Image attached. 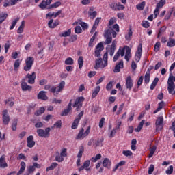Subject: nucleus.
Masks as SVG:
<instances>
[{
  "label": "nucleus",
  "mask_w": 175,
  "mask_h": 175,
  "mask_svg": "<svg viewBox=\"0 0 175 175\" xmlns=\"http://www.w3.org/2000/svg\"><path fill=\"white\" fill-rule=\"evenodd\" d=\"M65 88V81H62L57 86H52L51 90V93L53 95H58L59 92H62Z\"/></svg>",
  "instance_id": "obj_1"
},
{
  "label": "nucleus",
  "mask_w": 175,
  "mask_h": 175,
  "mask_svg": "<svg viewBox=\"0 0 175 175\" xmlns=\"http://www.w3.org/2000/svg\"><path fill=\"white\" fill-rule=\"evenodd\" d=\"M91 131V126H89L86 131L84 132V128H81L79 130L77 135L76 136V140H83L84 137H87L90 135V132Z\"/></svg>",
  "instance_id": "obj_2"
},
{
  "label": "nucleus",
  "mask_w": 175,
  "mask_h": 175,
  "mask_svg": "<svg viewBox=\"0 0 175 175\" xmlns=\"http://www.w3.org/2000/svg\"><path fill=\"white\" fill-rule=\"evenodd\" d=\"M33 62H35V58L32 57H27L25 59V65L23 67L25 72H29L32 69L33 66Z\"/></svg>",
  "instance_id": "obj_3"
},
{
  "label": "nucleus",
  "mask_w": 175,
  "mask_h": 175,
  "mask_svg": "<svg viewBox=\"0 0 175 175\" xmlns=\"http://www.w3.org/2000/svg\"><path fill=\"white\" fill-rule=\"evenodd\" d=\"M50 131H51V129L50 127H47L45 129V131L42 129H38L37 130V133L39 136V137H49L50 136Z\"/></svg>",
  "instance_id": "obj_4"
},
{
  "label": "nucleus",
  "mask_w": 175,
  "mask_h": 175,
  "mask_svg": "<svg viewBox=\"0 0 175 175\" xmlns=\"http://www.w3.org/2000/svg\"><path fill=\"white\" fill-rule=\"evenodd\" d=\"M98 58L95 60L94 68L99 69V68H101V69H103V68H106L107 66V60H105L103 63V59L100 57Z\"/></svg>",
  "instance_id": "obj_5"
},
{
  "label": "nucleus",
  "mask_w": 175,
  "mask_h": 175,
  "mask_svg": "<svg viewBox=\"0 0 175 175\" xmlns=\"http://www.w3.org/2000/svg\"><path fill=\"white\" fill-rule=\"evenodd\" d=\"M85 98L83 96H80L76 98L75 103L72 105V107H76V111H79L80 108L83 107V102H84Z\"/></svg>",
  "instance_id": "obj_6"
},
{
  "label": "nucleus",
  "mask_w": 175,
  "mask_h": 175,
  "mask_svg": "<svg viewBox=\"0 0 175 175\" xmlns=\"http://www.w3.org/2000/svg\"><path fill=\"white\" fill-rule=\"evenodd\" d=\"M105 50V46H103V42H99L96 46L94 51V56L97 58H100L102 57V55H100V53Z\"/></svg>",
  "instance_id": "obj_7"
},
{
  "label": "nucleus",
  "mask_w": 175,
  "mask_h": 175,
  "mask_svg": "<svg viewBox=\"0 0 175 175\" xmlns=\"http://www.w3.org/2000/svg\"><path fill=\"white\" fill-rule=\"evenodd\" d=\"M83 116H84V111H81L74 120V122L71 126L72 129H77V127L79 126V122H80V120H81Z\"/></svg>",
  "instance_id": "obj_8"
},
{
  "label": "nucleus",
  "mask_w": 175,
  "mask_h": 175,
  "mask_svg": "<svg viewBox=\"0 0 175 175\" xmlns=\"http://www.w3.org/2000/svg\"><path fill=\"white\" fill-rule=\"evenodd\" d=\"M156 125V131L157 132H159V131H162L163 129V117L159 116L156 120L155 122Z\"/></svg>",
  "instance_id": "obj_9"
},
{
  "label": "nucleus",
  "mask_w": 175,
  "mask_h": 175,
  "mask_svg": "<svg viewBox=\"0 0 175 175\" xmlns=\"http://www.w3.org/2000/svg\"><path fill=\"white\" fill-rule=\"evenodd\" d=\"M2 121L4 125H9V122H10V116L8 113V109H5L2 112Z\"/></svg>",
  "instance_id": "obj_10"
},
{
  "label": "nucleus",
  "mask_w": 175,
  "mask_h": 175,
  "mask_svg": "<svg viewBox=\"0 0 175 175\" xmlns=\"http://www.w3.org/2000/svg\"><path fill=\"white\" fill-rule=\"evenodd\" d=\"M143 52V45L139 44L137 47V50L135 56V60L136 62H139L142 58V53Z\"/></svg>",
  "instance_id": "obj_11"
},
{
  "label": "nucleus",
  "mask_w": 175,
  "mask_h": 175,
  "mask_svg": "<svg viewBox=\"0 0 175 175\" xmlns=\"http://www.w3.org/2000/svg\"><path fill=\"white\" fill-rule=\"evenodd\" d=\"M25 79H29L27 81L29 84H35V80L36 79V72H33L31 74L28 73L25 76Z\"/></svg>",
  "instance_id": "obj_12"
},
{
  "label": "nucleus",
  "mask_w": 175,
  "mask_h": 175,
  "mask_svg": "<svg viewBox=\"0 0 175 175\" xmlns=\"http://www.w3.org/2000/svg\"><path fill=\"white\" fill-rule=\"evenodd\" d=\"M90 165L91 161L90 160L85 161L83 163V165L78 169V172H81L82 170H84V169L86 170V172H91V168L90 167Z\"/></svg>",
  "instance_id": "obj_13"
},
{
  "label": "nucleus",
  "mask_w": 175,
  "mask_h": 175,
  "mask_svg": "<svg viewBox=\"0 0 175 175\" xmlns=\"http://www.w3.org/2000/svg\"><path fill=\"white\" fill-rule=\"evenodd\" d=\"M126 88L131 91L133 87V79H132V77L128 76L126 79Z\"/></svg>",
  "instance_id": "obj_14"
},
{
  "label": "nucleus",
  "mask_w": 175,
  "mask_h": 175,
  "mask_svg": "<svg viewBox=\"0 0 175 175\" xmlns=\"http://www.w3.org/2000/svg\"><path fill=\"white\" fill-rule=\"evenodd\" d=\"M72 110V100H70V103H68L67 108L64 109L61 113L60 116L64 117L65 116H68L70 111Z\"/></svg>",
  "instance_id": "obj_15"
},
{
  "label": "nucleus",
  "mask_w": 175,
  "mask_h": 175,
  "mask_svg": "<svg viewBox=\"0 0 175 175\" xmlns=\"http://www.w3.org/2000/svg\"><path fill=\"white\" fill-rule=\"evenodd\" d=\"M122 68H124V61L120 60V62L116 64L113 72L115 73H119V72H121V69H122Z\"/></svg>",
  "instance_id": "obj_16"
},
{
  "label": "nucleus",
  "mask_w": 175,
  "mask_h": 175,
  "mask_svg": "<svg viewBox=\"0 0 175 175\" xmlns=\"http://www.w3.org/2000/svg\"><path fill=\"white\" fill-rule=\"evenodd\" d=\"M27 147L29 148H32L36 144L35 141H33V135H30L27 138Z\"/></svg>",
  "instance_id": "obj_17"
},
{
  "label": "nucleus",
  "mask_w": 175,
  "mask_h": 175,
  "mask_svg": "<svg viewBox=\"0 0 175 175\" xmlns=\"http://www.w3.org/2000/svg\"><path fill=\"white\" fill-rule=\"evenodd\" d=\"M167 91L168 94H170L171 95H175V84L167 83Z\"/></svg>",
  "instance_id": "obj_18"
},
{
  "label": "nucleus",
  "mask_w": 175,
  "mask_h": 175,
  "mask_svg": "<svg viewBox=\"0 0 175 175\" xmlns=\"http://www.w3.org/2000/svg\"><path fill=\"white\" fill-rule=\"evenodd\" d=\"M125 49H126V54L124 56V59H126V61L129 62V59H131V57H132V54H131V48L128 46H125Z\"/></svg>",
  "instance_id": "obj_19"
},
{
  "label": "nucleus",
  "mask_w": 175,
  "mask_h": 175,
  "mask_svg": "<svg viewBox=\"0 0 175 175\" xmlns=\"http://www.w3.org/2000/svg\"><path fill=\"white\" fill-rule=\"evenodd\" d=\"M5 159V155H2L0 157V167L1 169H5V167H8V163H6V161Z\"/></svg>",
  "instance_id": "obj_20"
},
{
  "label": "nucleus",
  "mask_w": 175,
  "mask_h": 175,
  "mask_svg": "<svg viewBox=\"0 0 175 175\" xmlns=\"http://www.w3.org/2000/svg\"><path fill=\"white\" fill-rule=\"evenodd\" d=\"M37 98L38 99H41L42 100H47V99H49V97H47V95H46L45 91H40L38 93Z\"/></svg>",
  "instance_id": "obj_21"
},
{
  "label": "nucleus",
  "mask_w": 175,
  "mask_h": 175,
  "mask_svg": "<svg viewBox=\"0 0 175 175\" xmlns=\"http://www.w3.org/2000/svg\"><path fill=\"white\" fill-rule=\"evenodd\" d=\"M22 91H32V86L28 85L27 82L21 83Z\"/></svg>",
  "instance_id": "obj_22"
},
{
  "label": "nucleus",
  "mask_w": 175,
  "mask_h": 175,
  "mask_svg": "<svg viewBox=\"0 0 175 175\" xmlns=\"http://www.w3.org/2000/svg\"><path fill=\"white\" fill-rule=\"evenodd\" d=\"M103 165L104 167H107V169H110L111 167V161L109 158H105L103 161Z\"/></svg>",
  "instance_id": "obj_23"
},
{
  "label": "nucleus",
  "mask_w": 175,
  "mask_h": 175,
  "mask_svg": "<svg viewBox=\"0 0 175 175\" xmlns=\"http://www.w3.org/2000/svg\"><path fill=\"white\" fill-rule=\"evenodd\" d=\"M165 107V101H161L159 103L158 107L153 111V114H157L159 111H161V109Z\"/></svg>",
  "instance_id": "obj_24"
},
{
  "label": "nucleus",
  "mask_w": 175,
  "mask_h": 175,
  "mask_svg": "<svg viewBox=\"0 0 175 175\" xmlns=\"http://www.w3.org/2000/svg\"><path fill=\"white\" fill-rule=\"evenodd\" d=\"M57 25H59V22L57 21H55L54 22V20L51 19L48 23V26L49 28H55Z\"/></svg>",
  "instance_id": "obj_25"
},
{
  "label": "nucleus",
  "mask_w": 175,
  "mask_h": 175,
  "mask_svg": "<svg viewBox=\"0 0 175 175\" xmlns=\"http://www.w3.org/2000/svg\"><path fill=\"white\" fill-rule=\"evenodd\" d=\"M100 92V86L98 85L92 92V99H94V98H96V96H98V94H99Z\"/></svg>",
  "instance_id": "obj_26"
},
{
  "label": "nucleus",
  "mask_w": 175,
  "mask_h": 175,
  "mask_svg": "<svg viewBox=\"0 0 175 175\" xmlns=\"http://www.w3.org/2000/svg\"><path fill=\"white\" fill-rule=\"evenodd\" d=\"M25 167H26L25 162L21 161V168H20L19 171L17 172V175L23 174V173H24V172L25 170Z\"/></svg>",
  "instance_id": "obj_27"
},
{
  "label": "nucleus",
  "mask_w": 175,
  "mask_h": 175,
  "mask_svg": "<svg viewBox=\"0 0 175 175\" xmlns=\"http://www.w3.org/2000/svg\"><path fill=\"white\" fill-rule=\"evenodd\" d=\"M166 26H162L159 30V32L157 33V39H159V38H161V36H162L165 32L166 31Z\"/></svg>",
  "instance_id": "obj_28"
},
{
  "label": "nucleus",
  "mask_w": 175,
  "mask_h": 175,
  "mask_svg": "<svg viewBox=\"0 0 175 175\" xmlns=\"http://www.w3.org/2000/svg\"><path fill=\"white\" fill-rule=\"evenodd\" d=\"M13 100H14V98L11 97V98L5 100V105H8V106H10V107H13V106H14V102H13Z\"/></svg>",
  "instance_id": "obj_29"
},
{
  "label": "nucleus",
  "mask_w": 175,
  "mask_h": 175,
  "mask_svg": "<svg viewBox=\"0 0 175 175\" xmlns=\"http://www.w3.org/2000/svg\"><path fill=\"white\" fill-rule=\"evenodd\" d=\"M24 27H25V21H23L17 29V33H23L24 32Z\"/></svg>",
  "instance_id": "obj_30"
},
{
  "label": "nucleus",
  "mask_w": 175,
  "mask_h": 175,
  "mask_svg": "<svg viewBox=\"0 0 175 175\" xmlns=\"http://www.w3.org/2000/svg\"><path fill=\"white\" fill-rule=\"evenodd\" d=\"M71 33H72V29H68V31H65L61 33L60 36H62V38H68V36H70Z\"/></svg>",
  "instance_id": "obj_31"
},
{
  "label": "nucleus",
  "mask_w": 175,
  "mask_h": 175,
  "mask_svg": "<svg viewBox=\"0 0 175 175\" xmlns=\"http://www.w3.org/2000/svg\"><path fill=\"white\" fill-rule=\"evenodd\" d=\"M49 5H50L46 1H42L40 4H39V8H40V9H42V10H44V9H46L47 8V6H49Z\"/></svg>",
  "instance_id": "obj_32"
},
{
  "label": "nucleus",
  "mask_w": 175,
  "mask_h": 175,
  "mask_svg": "<svg viewBox=\"0 0 175 175\" xmlns=\"http://www.w3.org/2000/svg\"><path fill=\"white\" fill-rule=\"evenodd\" d=\"M58 166V163L56 162L52 163L49 167H47L46 172H50V170H54L55 167Z\"/></svg>",
  "instance_id": "obj_33"
},
{
  "label": "nucleus",
  "mask_w": 175,
  "mask_h": 175,
  "mask_svg": "<svg viewBox=\"0 0 175 175\" xmlns=\"http://www.w3.org/2000/svg\"><path fill=\"white\" fill-rule=\"evenodd\" d=\"M175 82V77L173 76V73L170 72V76L167 81V84H174Z\"/></svg>",
  "instance_id": "obj_34"
},
{
  "label": "nucleus",
  "mask_w": 175,
  "mask_h": 175,
  "mask_svg": "<svg viewBox=\"0 0 175 175\" xmlns=\"http://www.w3.org/2000/svg\"><path fill=\"white\" fill-rule=\"evenodd\" d=\"M167 47H174L175 46V39L170 38L169 41L167 43Z\"/></svg>",
  "instance_id": "obj_35"
},
{
  "label": "nucleus",
  "mask_w": 175,
  "mask_h": 175,
  "mask_svg": "<svg viewBox=\"0 0 175 175\" xmlns=\"http://www.w3.org/2000/svg\"><path fill=\"white\" fill-rule=\"evenodd\" d=\"M61 1H56L55 3L51 4L48 9H57L59 6H61Z\"/></svg>",
  "instance_id": "obj_36"
},
{
  "label": "nucleus",
  "mask_w": 175,
  "mask_h": 175,
  "mask_svg": "<svg viewBox=\"0 0 175 175\" xmlns=\"http://www.w3.org/2000/svg\"><path fill=\"white\" fill-rule=\"evenodd\" d=\"M21 62H20V59H16L15 62H14V70L15 72H17V70H18V68H20V64H21Z\"/></svg>",
  "instance_id": "obj_37"
},
{
  "label": "nucleus",
  "mask_w": 175,
  "mask_h": 175,
  "mask_svg": "<svg viewBox=\"0 0 175 175\" xmlns=\"http://www.w3.org/2000/svg\"><path fill=\"white\" fill-rule=\"evenodd\" d=\"M166 4V0H160L159 3H157L156 8L157 9H161V8H163Z\"/></svg>",
  "instance_id": "obj_38"
},
{
  "label": "nucleus",
  "mask_w": 175,
  "mask_h": 175,
  "mask_svg": "<svg viewBox=\"0 0 175 175\" xmlns=\"http://www.w3.org/2000/svg\"><path fill=\"white\" fill-rule=\"evenodd\" d=\"M46 111V109H44V107H40L38 110H37L35 112V116H42V114H43V113H44V111Z\"/></svg>",
  "instance_id": "obj_39"
},
{
  "label": "nucleus",
  "mask_w": 175,
  "mask_h": 175,
  "mask_svg": "<svg viewBox=\"0 0 175 175\" xmlns=\"http://www.w3.org/2000/svg\"><path fill=\"white\" fill-rule=\"evenodd\" d=\"M143 125H144V120L140 122L137 127L135 129V132H140L143 129Z\"/></svg>",
  "instance_id": "obj_40"
},
{
  "label": "nucleus",
  "mask_w": 175,
  "mask_h": 175,
  "mask_svg": "<svg viewBox=\"0 0 175 175\" xmlns=\"http://www.w3.org/2000/svg\"><path fill=\"white\" fill-rule=\"evenodd\" d=\"M64 64L66 65H73L75 64V61L72 57H68L66 59Z\"/></svg>",
  "instance_id": "obj_41"
},
{
  "label": "nucleus",
  "mask_w": 175,
  "mask_h": 175,
  "mask_svg": "<svg viewBox=\"0 0 175 175\" xmlns=\"http://www.w3.org/2000/svg\"><path fill=\"white\" fill-rule=\"evenodd\" d=\"M8 18V14L5 12H3L0 14V24H2L5 20Z\"/></svg>",
  "instance_id": "obj_42"
},
{
  "label": "nucleus",
  "mask_w": 175,
  "mask_h": 175,
  "mask_svg": "<svg viewBox=\"0 0 175 175\" xmlns=\"http://www.w3.org/2000/svg\"><path fill=\"white\" fill-rule=\"evenodd\" d=\"M146 6V1H142V3L137 4L136 5V8L138 10H143Z\"/></svg>",
  "instance_id": "obj_43"
},
{
  "label": "nucleus",
  "mask_w": 175,
  "mask_h": 175,
  "mask_svg": "<svg viewBox=\"0 0 175 175\" xmlns=\"http://www.w3.org/2000/svg\"><path fill=\"white\" fill-rule=\"evenodd\" d=\"M78 65L79 69H81V68H83V65H84V59H83V56H80L78 58Z\"/></svg>",
  "instance_id": "obj_44"
},
{
  "label": "nucleus",
  "mask_w": 175,
  "mask_h": 175,
  "mask_svg": "<svg viewBox=\"0 0 175 175\" xmlns=\"http://www.w3.org/2000/svg\"><path fill=\"white\" fill-rule=\"evenodd\" d=\"M62 126V121L61 120H57L52 126V128L61 129Z\"/></svg>",
  "instance_id": "obj_45"
},
{
  "label": "nucleus",
  "mask_w": 175,
  "mask_h": 175,
  "mask_svg": "<svg viewBox=\"0 0 175 175\" xmlns=\"http://www.w3.org/2000/svg\"><path fill=\"white\" fill-rule=\"evenodd\" d=\"M132 35H133V31H132V27H130L128 33L125 36L126 40H131Z\"/></svg>",
  "instance_id": "obj_46"
},
{
  "label": "nucleus",
  "mask_w": 175,
  "mask_h": 175,
  "mask_svg": "<svg viewBox=\"0 0 175 175\" xmlns=\"http://www.w3.org/2000/svg\"><path fill=\"white\" fill-rule=\"evenodd\" d=\"M111 31H113V29L106 30L104 33V38H111Z\"/></svg>",
  "instance_id": "obj_47"
},
{
  "label": "nucleus",
  "mask_w": 175,
  "mask_h": 175,
  "mask_svg": "<svg viewBox=\"0 0 175 175\" xmlns=\"http://www.w3.org/2000/svg\"><path fill=\"white\" fill-rule=\"evenodd\" d=\"M97 32H95L94 36L90 39L88 46L89 47H94V42H95V36H96Z\"/></svg>",
  "instance_id": "obj_48"
},
{
  "label": "nucleus",
  "mask_w": 175,
  "mask_h": 175,
  "mask_svg": "<svg viewBox=\"0 0 175 175\" xmlns=\"http://www.w3.org/2000/svg\"><path fill=\"white\" fill-rule=\"evenodd\" d=\"M118 3H111L109 5V7L111 8V9H112V10H114L115 12H118Z\"/></svg>",
  "instance_id": "obj_49"
},
{
  "label": "nucleus",
  "mask_w": 175,
  "mask_h": 175,
  "mask_svg": "<svg viewBox=\"0 0 175 175\" xmlns=\"http://www.w3.org/2000/svg\"><path fill=\"white\" fill-rule=\"evenodd\" d=\"M100 158H102V154H98L96 155L95 157H92L90 159V161L95 163V162H97L98 161H99V159H100Z\"/></svg>",
  "instance_id": "obj_50"
},
{
  "label": "nucleus",
  "mask_w": 175,
  "mask_h": 175,
  "mask_svg": "<svg viewBox=\"0 0 175 175\" xmlns=\"http://www.w3.org/2000/svg\"><path fill=\"white\" fill-rule=\"evenodd\" d=\"M18 20H20V18H16L12 21V25L10 27V31H12L14 29V27H16V24L18 22Z\"/></svg>",
  "instance_id": "obj_51"
},
{
  "label": "nucleus",
  "mask_w": 175,
  "mask_h": 175,
  "mask_svg": "<svg viewBox=\"0 0 175 175\" xmlns=\"http://www.w3.org/2000/svg\"><path fill=\"white\" fill-rule=\"evenodd\" d=\"M83 152H84V146H81L79 148V151L77 154V158L81 159V157H83Z\"/></svg>",
  "instance_id": "obj_52"
},
{
  "label": "nucleus",
  "mask_w": 175,
  "mask_h": 175,
  "mask_svg": "<svg viewBox=\"0 0 175 175\" xmlns=\"http://www.w3.org/2000/svg\"><path fill=\"white\" fill-rule=\"evenodd\" d=\"M144 83L145 84H148V83H150V72H146L145 74Z\"/></svg>",
  "instance_id": "obj_53"
},
{
  "label": "nucleus",
  "mask_w": 175,
  "mask_h": 175,
  "mask_svg": "<svg viewBox=\"0 0 175 175\" xmlns=\"http://www.w3.org/2000/svg\"><path fill=\"white\" fill-rule=\"evenodd\" d=\"M122 154L124 157H132L133 155V153L131 150H123Z\"/></svg>",
  "instance_id": "obj_54"
},
{
  "label": "nucleus",
  "mask_w": 175,
  "mask_h": 175,
  "mask_svg": "<svg viewBox=\"0 0 175 175\" xmlns=\"http://www.w3.org/2000/svg\"><path fill=\"white\" fill-rule=\"evenodd\" d=\"M144 80V77L140 76L137 82V88H139V87H140V85H142V84H143Z\"/></svg>",
  "instance_id": "obj_55"
},
{
  "label": "nucleus",
  "mask_w": 175,
  "mask_h": 175,
  "mask_svg": "<svg viewBox=\"0 0 175 175\" xmlns=\"http://www.w3.org/2000/svg\"><path fill=\"white\" fill-rule=\"evenodd\" d=\"M68 149L64 148L61 152H60V155L63 157V158H65V157H68Z\"/></svg>",
  "instance_id": "obj_56"
},
{
  "label": "nucleus",
  "mask_w": 175,
  "mask_h": 175,
  "mask_svg": "<svg viewBox=\"0 0 175 175\" xmlns=\"http://www.w3.org/2000/svg\"><path fill=\"white\" fill-rule=\"evenodd\" d=\"M159 49H161V42H157L154 44V51H155L156 53H158V51H159Z\"/></svg>",
  "instance_id": "obj_57"
},
{
  "label": "nucleus",
  "mask_w": 175,
  "mask_h": 175,
  "mask_svg": "<svg viewBox=\"0 0 175 175\" xmlns=\"http://www.w3.org/2000/svg\"><path fill=\"white\" fill-rule=\"evenodd\" d=\"M88 14H89L90 18L94 20V18H95V17H96V15L98 14V12H96V11L89 12Z\"/></svg>",
  "instance_id": "obj_58"
},
{
  "label": "nucleus",
  "mask_w": 175,
  "mask_h": 175,
  "mask_svg": "<svg viewBox=\"0 0 175 175\" xmlns=\"http://www.w3.org/2000/svg\"><path fill=\"white\" fill-rule=\"evenodd\" d=\"M142 25L144 28H150V22L148 21H143Z\"/></svg>",
  "instance_id": "obj_59"
},
{
  "label": "nucleus",
  "mask_w": 175,
  "mask_h": 175,
  "mask_svg": "<svg viewBox=\"0 0 175 175\" xmlns=\"http://www.w3.org/2000/svg\"><path fill=\"white\" fill-rule=\"evenodd\" d=\"M105 41L104 42V44H110L111 42H113V38L112 37H105Z\"/></svg>",
  "instance_id": "obj_60"
},
{
  "label": "nucleus",
  "mask_w": 175,
  "mask_h": 175,
  "mask_svg": "<svg viewBox=\"0 0 175 175\" xmlns=\"http://www.w3.org/2000/svg\"><path fill=\"white\" fill-rule=\"evenodd\" d=\"M12 131H17V120H14L12 124Z\"/></svg>",
  "instance_id": "obj_61"
},
{
  "label": "nucleus",
  "mask_w": 175,
  "mask_h": 175,
  "mask_svg": "<svg viewBox=\"0 0 175 175\" xmlns=\"http://www.w3.org/2000/svg\"><path fill=\"white\" fill-rule=\"evenodd\" d=\"M55 161H57V162H62L64 161V157L60 154V155H56L55 158Z\"/></svg>",
  "instance_id": "obj_62"
},
{
  "label": "nucleus",
  "mask_w": 175,
  "mask_h": 175,
  "mask_svg": "<svg viewBox=\"0 0 175 175\" xmlns=\"http://www.w3.org/2000/svg\"><path fill=\"white\" fill-rule=\"evenodd\" d=\"M118 11L120 12L121 10H124L125 9V5L121 4V3L118 2Z\"/></svg>",
  "instance_id": "obj_63"
},
{
  "label": "nucleus",
  "mask_w": 175,
  "mask_h": 175,
  "mask_svg": "<svg viewBox=\"0 0 175 175\" xmlns=\"http://www.w3.org/2000/svg\"><path fill=\"white\" fill-rule=\"evenodd\" d=\"M166 174H172L173 173V165L169 166L168 169L165 171Z\"/></svg>",
  "instance_id": "obj_64"
}]
</instances>
